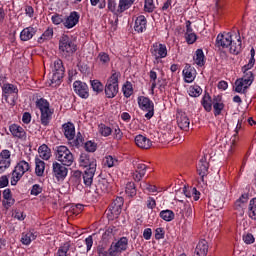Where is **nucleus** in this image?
I'll return each instance as SVG.
<instances>
[{"mask_svg": "<svg viewBox=\"0 0 256 256\" xmlns=\"http://www.w3.org/2000/svg\"><path fill=\"white\" fill-rule=\"evenodd\" d=\"M36 107L40 110L41 113V124L44 127H47V125L51 123V119H53V113H55V110L51 109L49 101L45 100V98H40L39 100H37Z\"/></svg>", "mask_w": 256, "mask_h": 256, "instance_id": "f03ea898", "label": "nucleus"}, {"mask_svg": "<svg viewBox=\"0 0 256 256\" xmlns=\"http://www.w3.org/2000/svg\"><path fill=\"white\" fill-rule=\"evenodd\" d=\"M51 21L54 25H61V23H65V20L63 19V15L54 14L51 17Z\"/></svg>", "mask_w": 256, "mask_h": 256, "instance_id": "680f3d73", "label": "nucleus"}, {"mask_svg": "<svg viewBox=\"0 0 256 256\" xmlns=\"http://www.w3.org/2000/svg\"><path fill=\"white\" fill-rule=\"evenodd\" d=\"M31 169V165H29V162L22 160L17 163L14 170L12 171V177H11V185H17L19 181H21V177L27 173Z\"/></svg>", "mask_w": 256, "mask_h": 256, "instance_id": "423d86ee", "label": "nucleus"}, {"mask_svg": "<svg viewBox=\"0 0 256 256\" xmlns=\"http://www.w3.org/2000/svg\"><path fill=\"white\" fill-rule=\"evenodd\" d=\"M193 61L198 67H203L205 65V53H203V49H197Z\"/></svg>", "mask_w": 256, "mask_h": 256, "instance_id": "2f4dec72", "label": "nucleus"}, {"mask_svg": "<svg viewBox=\"0 0 256 256\" xmlns=\"http://www.w3.org/2000/svg\"><path fill=\"white\" fill-rule=\"evenodd\" d=\"M186 197L193 198L194 201H199L201 192L197 191V188H190L189 191L185 192Z\"/></svg>", "mask_w": 256, "mask_h": 256, "instance_id": "09e8293b", "label": "nucleus"}, {"mask_svg": "<svg viewBox=\"0 0 256 256\" xmlns=\"http://www.w3.org/2000/svg\"><path fill=\"white\" fill-rule=\"evenodd\" d=\"M185 39L188 45H193L197 41V34L195 32L185 34Z\"/></svg>", "mask_w": 256, "mask_h": 256, "instance_id": "052dcab7", "label": "nucleus"}, {"mask_svg": "<svg viewBox=\"0 0 256 256\" xmlns=\"http://www.w3.org/2000/svg\"><path fill=\"white\" fill-rule=\"evenodd\" d=\"M123 203H124V200H123V197H117L111 205H113V207H118L120 209H123Z\"/></svg>", "mask_w": 256, "mask_h": 256, "instance_id": "69168bd1", "label": "nucleus"}, {"mask_svg": "<svg viewBox=\"0 0 256 256\" xmlns=\"http://www.w3.org/2000/svg\"><path fill=\"white\" fill-rule=\"evenodd\" d=\"M96 171H97V168H87L84 171L83 181H84V185H86V187H91V185H93V178L95 177Z\"/></svg>", "mask_w": 256, "mask_h": 256, "instance_id": "5701e85b", "label": "nucleus"}, {"mask_svg": "<svg viewBox=\"0 0 256 256\" xmlns=\"http://www.w3.org/2000/svg\"><path fill=\"white\" fill-rule=\"evenodd\" d=\"M209 252V244L206 240H200L197 244L194 252V256H207Z\"/></svg>", "mask_w": 256, "mask_h": 256, "instance_id": "412c9836", "label": "nucleus"}, {"mask_svg": "<svg viewBox=\"0 0 256 256\" xmlns=\"http://www.w3.org/2000/svg\"><path fill=\"white\" fill-rule=\"evenodd\" d=\"M84 147L88 153H95L97 151V144L93 141H87Z\"/></svg>", "mask_w": 256, "mask_h": 256, "instance_id": "13d9d810", "label": "nucleus"}, {"mask_svg": "<svg viewBox=\"0 0 256 256\" xmlns=\"http://www.w3.org/2000/svg\"><path fill=\"white\" fill-rule=\"evenodd\" d=\"M35 165V173L37 177H43V174L45 173V162L39 158H36Z\"/></svg>", "mask_w": 256, "mask_h": 256, "instance_id": "72a5a7b5", "label": "nucleus"}, {"mask_svg": "<svg viewBox=\"0 0 256 256\" xmlns=\"http://www.w3.org/2000/svg\"><path fill=\"white\" fill-rule=\"evenodd\" d=\"M118 161H117V158H113V156L109 155V156H106L104 158V165L106 167H115V165H117Z\"/></svg>", "mask_w": 256, "mask_h": 256, "instance_id": "5fc2aeb1", "label": "nucleus"}, {"mask_svg": "<svg viewBox=\"0 0 256 256\" xmlns=\"http://www.w3.org/2000/svg\"><path fill=\"white\" fill-rule=\"evenodd\" d=\"M79 17V13H77L76 11L70 13V15L64 21V27H66L67 29H73V27H75V25L79 23Z\"/></svg>", "mask_w": 256, "mask_h": 256, "instance_id": "4be33fe9", "label": "nucleus"}, {"mask_svg": "<svg viewBox=\"0 0 256 256\" xmlns=\"http://www.w3.org/2000/svg\"><path fill=\"white\" fill-rule=\"evenodd\" d=\"M241 120H238V123H237V126H236V129H235V134L233 135L232 137V140H231V150L233 149V145H235V141H237V135H239V130L241 129Z\"/></svg>", "mask_w": 256, "mask_h": 256, "instance_id": "e2e57ef3", "label": "nucleus"}, {"mask_svg": "<svg viewBox=\"0 0 256 256\" xmlns=\"http://www.w3.org/2000/svg\"><path fill=\"white\" fill-rule=\"evenodd\" d=\"M80 167L87 169H97V160L94 157H90L87 153H82L79 158Z\"/></svg>", "mask_w": 256, "mask_h": 256, "instance_id": "4468645a", "label": "nucleus"}, {"mask_svg": "<svg viewBox=\"0 0 256 256\" xmlns=\"http://www.w3.org/2000/svg\"><path fill=\"white\" fill-rule=\"evenodd\" d=\"M90 83H91V87L95 93H97V94L103 93V89H105V87L103 86L101 81L92 80V81H90Z\"/></svg>", "mask_w": 256, "mask_h": 256, "instance_id": "49530a36", "label": "nucleus"}, {"mask_svg": "<svg viewBox=\"0 0 256 256\" xmlns=\"http://www.w3.org/2000/svg\"><path fill=\"white\" fill-rule=\"evenodd\" d=\"M52 73H65V67H63V61L56 59L53 62Z\"/></svg>", "mask_w": 256, "mask_h": 256, "instance_id": "ea45409f", "label": "nucleus"}, {"mask_svg": "<svg viewBox=\"0 0 256 256\" xmlns=\"http://www.w3.org/2000/svg\"><path fill=\"white\" fill-rule=\"evenodd\" d=\"M146 205H147L148 209H155V207H157V202H155V198L148 197V199L146 201Z\"/></svg>", "mask_w": 256, "mask_h": 256, "instance_id": "338daca9", "label": "nucleus"}, {"mask_svg": "<svg viewBox=\"0 0 256 256\" xmlns=\"http://www.w3.org/2000/svg\"><path fill=\"white\" fill-rule=\"evenodd\" d=\"M37 33V28H33L31 26L24 28L20 33L21 41H31L33 37H35Z\"/></svg>", "mask_w": 256, "mask_h": 256, "instance_id": "aec40b11", "label": "nucleus"}, {"mask_svg": "<svg viewBox=\"0 0 256 256\" xmlns=\"http://www.w3.org/2000/svg\"><path fill=\"white\" fill-rule=\"evenodd\" d=\"M121 78V72L112 70L111 76L108 78L105 85V95L108 99H113L117 97L119 93V79Z\"/></svg>", "mask_w": 256, "mask_h": 256, "instance_id": "7ed1b4c3", "label": "nucleus"}, {"mask_svg": "<svg viewBox=\"0 0 256 256\" xmlns=\"http://www.w3.org/2000/svg\"><path fill=\"white\" fill-rule=\"evenodd\" d=\"M81 145H83V136L81 133H78L76 139L74 140V146L81 147Z\"/></svg>", "mask_w": 256, "mask_h": 256, "instance_id": "774afa93", "label": "nucleus"}, {"mask_svg": "<svg viewBox=\"0 0 256 256\" xmlns=\"http://www.w3.org/2000/svg\"><path fill=\"white\" fill-rule=\"evenodd\" d=\"M141 189L148 191L149 193H157V186L148 184L147 182H142L140 184Z\"/></svg>", "mask_w": 256, "mask_h": 256, "instance_id": "6e6d98bb", "label": "nucleus"}, {"mask_svg": "<svg viewBox=\"0 0 256 256\" xmlns=\"http://www.w3.org/2000/svg\"><path fill=\"white\" fill-rule=\"evenodd\" d=\"M98 132L102 137H109L113 133V129L105 124H100L98 125Z\"/></svg>", "mask_w": 256, "mask_h": 256, "instance_id": "79ce46f5", "label": "nucleus"}, {"mask_svg": "<svg viewBox=\"0 0 256 256\" xmlns=\"http://www.w3.org/2000/svg\"><path fill=\"white\" fill-rule=\"evenodd\" d=\"M129 247V239L127 237H121L117 242H113L109 248L110 256H117L119 253H123V251H127Z\"/></svg>", "mask_w": 256, "mask_h": 256, "instance_id": "9d476101", "label": "nucleus"}, {"mask_svg": "<svg viewBox=\"0 0 256 256\" xmlns=\"http://www.w3.org/2000/svg\"><path fill=\"white\" fill-rule=\"evenodd\" d=\"M121 211H123V208H119L118 206H113V204H111L107 215L109 219H117V217L121 215Z\"/></svg>", "mask_w": 256, "mask_h": 256, "instance_id": "c9c22d12", "label": "nucleus"}, {"mask_svg": "<svg viewBox=\"0 0 256 256\" xmlns=\"http://www.w3.org/2000/svg\"><path fill=\"white\" fill-rule=\"evenodd\" d=\"M9 131L15 139H20L21 141H25V139H27V132L18 124H11L9 126Z\"/></svg>", "mask_w": 256, "mask_h": 256, "instance_id": "f3484780", "label": "nucleus"}, {"mask_svg": "<svg viewBox=\"0 0 256 256\" xmlns=\"http://www.w3.org/2000/svg\"><path fill=\"white\" fill-rule=\"evenodd\" d=\"M64 135L68 141L75 139V125L71 122L62 125Z\"/></svg>", "mask_w": 256, "mask_h": 256, "instance_id": "b1692460", "label": "nucleus"}, {"mask_svg": "<svg viewBox=\"0 0 256 256\" xmlns=\"http://www.w3.org/2000/svg\"><path fill=\"white\" fill-rule=\"evenodd\" d=\"M176 121L180 129H182L183 131H188L191 122L185 112L179 111L176 115Z\"/></svg>", "mask_w": 256, "mask_h": 256, "instance_id": "a211bd4d", "label": "nucleus"}, {"mask_svg": "<svg viewBox=\"0 0 256 256\" xmlns=\"http://www.w3.org/2000/svg\"><path fill=\"white\" fill-rule=\"evenodd\" d=\"M63 75H65L63 72H52L50 85H52V87L61 85V79H63Z\"/></svg>", "mask_w": 256, "mask_h": 256, "instance_id": "f704fd0d", "label": "nucleus"}, {"mask_svg": "<svg viewBox=\"0 0 256 256\" xmlns=\"http://www.w3.org/2000/svg\"><path fill=\"white\" fill-rule=\"evenodd\" d=\"M74 91L81 99H89V86L85 82L75 81L73 84Z\"/></svg>", "mask_w": 256, "mask_h": 256, "instance_id": "dca6fc26", "label": "nucleus"}, {"mask_svg": "<svg viewBox=\"0 0 256 256\" xmlns=\"http://www.w3.org/2000/svg\"><path fill=\"white\" fill-rule=\"evenodd\" d=\"M203 93V89H201L198 85L190 86L188 88V95L190 97H199Z\"/></svg>", "mask_w": 256, "mask_h": 256, "instance_id": "de8ad7c7", "label": "nucleus"}, {"mask_svg": "<svg viewBox=\"0 0 256 256\" xmlns=\"http://www.w3.org/2000/svg\"><path fill=\"white\" fill-rule=\"evenodd\" d=\"M197 173L201 177L202 183H206L205 177H207V175H209V162H207L206 156H203L199 160L198 165H197Z\"/></svg>", "mask_w": 256, "mask_h": 256, "instance_id": "ddd939ff", "label": "nucleus"}, {"mask_svg": "<svg viewBox=\"0 0 256 256\" xmlns=\"http://www.w3.org/2000/svg\"><path fill=\"white\" fill-rule=\"evenodd\" d=\"M216 44L222 49H227L230 47V53L232 55H239L241 53V36H236V40H233V35L231 33L219 34L216 38Z\"/></svg>", "mask_w": 256, "mask_h": 256, "instance_id": "f257e3e1", "label": "nucleus"}, {"mask_svg": "<svg viewBox=\"0 0 256 256\" xmlns=\"http://www.w3.org/2000/svg\"><path fill=\"white\" fill-rule=\"evenodd\" d=\"M69 249H71V243H64L57 251V256H69Z\"/></svg>", "mask_w": 256, "mask_h": 256, "instance_id": "8fccbe9b", "label": "nucleus"}, {"mask_svg": "<svg viewBox=\"0 0 256 256\" xmlns=\"http://www.w3.org/2000/svg\"><path fill=\"white\" fill-rule=\"evenodd\" d=\"M38 153L40 159L44 161H49L51 159V148L47 144H43L38 148Z\"/></svg>", "mask_w": 256, "mask_h": 256, "instance_id": "c756f323", "label": "nucleus"}, {"mask_svg": "<svg viewBox=\"0 0 256 256\" xmlns=\"http://www.w3.org/2000/svg\"><path fill=\"white\" fill-rule=\"evenodd\" d=\"M160 217L163 219V221H173V219H175V213L173 210H162L160 212Z\"/></svg>", "mask_w": 256, "mask_h": 256, "instance_id": "a19ab883", "label": "nucleus"}, {"mask_svg": "<svg viewBox=\"0 0 256 256\" xmlns=\"http://www.w3.org/2000/svg\"><path fill=\"white\" fill-rule=\"evenodd\" d=\"M52 171L54 177H56L58 181H61L65 179V177H67V173L69 170L67 169L66 165H63L62 163L59 162H54L52 164Z\"/></svg>", "mask_w": 256, "mask_h": 256, "instance_id": "f8f14e48", "label": "nucleus"}, {"mask_svg": "<svg viewBox=\"0 0 256 256\" xmlns=\"http://www.w3.org/2000/svg\"><path fill=\"white\" fill-rule=\"evenodd\" d=\"M138 105L142 111H146L145 118L151 119L155 115V104L145 96L138 97Z\"/></svg>", "mask_w": 256, "mask_h": 256, "instance_id": "1a4fd4ad", "label": "nucleus"}, {"mask_svg": "<svg viewBox=\"0 0 256 256\" xmlns=\"http://www.w3.org/2000/svg\"><path fill=\"white\" fill-rule=\"evenodd\" d=\"M150 52L155 59H165V57H167V46L156 42L152 45Z\"/></svg>", "mask_w": 256, "mask_h": 256, "instance_id": "9b49d317", "label": "nucleus"}, {"mask_svg": "<svg viewBox=\"0 0 256 256\" xmlns=\"http://www.w3.org/2000/svg\"><path fill=\"white\" fill-rule=\"evenodd\" d=\"M144 10L147 13H153V11H155V3L153 0H145Z\"/></svg>", "mask_w": 256, "mask_h": 256, "instance_id": "4d7b16f0", "label": "nucleus"}, {"mask_svg": "<svg viewBox=\"0 0 256 256\" xmlns=\"http://www.w3.org/2000/svg\"><path fill=\"white\" fill-rule=\"evenodd\" d=\"M133 3H135V0H120L118 5V11H120V13H123V11H127V9H129V7L133 5Z\"/></svg>", "mask_w": 256, "mask_h": 256, "instance_id": "37998d69", "label": "nucleus"}, {"mask_svg": "<svg viewBox=\"0 0 256 256\" xmlns=\"http://www.w3.org/2000/svg\"><path fill=\"white\" fill-rule=\"evenodd\" d=\"M122 91L124 93V97H131V95H133V84H131V82H126L122 87Z\"/></svg>", "mask_w": 256, "mask_h": 256, "instance_id": "3c124183", "label": "nucleus"}, {"mask_svg": "<svg viewBox=\"0 0 256 256\" xmlns=\"http://www.w3.org/2000/svg\"><path fill=\"white\" fill-rule=\"evenodd\" d=\"M11 167V151L2 150L0 152V173H5Z\"/></svg>", "mask_w": 256, "mask_h": 256, "instance_id": "2eb2a0df", "label": "nucleus"}, {"mask_svg": "<svg viewBox=\"0 0 256 256\" xmlns=\"http://www.w3.org/2000/svg\"><path fill=\"white\" fill-rule=\"evenodd\" d=\"M3 199L2 203L6 209L15 205V199H13V196L11 195V189L7 188L3 191Z\"/></svg>", "mask_w": 256, "mask_h": 256, "instance_id": "bb28decb", "label": "nucleus"}, {"mask_svg": "<svg viewBox=\"0 0 256 256\" xmlns=\"http://www.w3.org/2000/svg\"><path fill=\"white\" fill-rule=\"evenodd\" d=\"M147 173V165L143 163H139L136 165V170L133 173V179L135 181H141L145 177V174Z\"/></svg>", "mask_w": 256, "mask_h": 256, "instance_id": "393cba45", "label": "nucleus"}, {"mask_svg": "<svg viewBox=\"0 0 256 256\" xmlns=\"http://www.w3.org/2000/svg\"><path fill=\"white\" fill-rule=\"evenodd\" d=\"M247 202V197L245 195H242L236 202H235V208L236 209H243L245 207V203Z\"/></svg>", "mask_w": 256, "mask_h": 256, "instance_id": "bf43d9fd", "label": "nucleus"}, {"mask_svg": "<svg viewBox=\"0 0 256 256\" xmlns=\"http://www.w3.org/2000/svg\"><path fill=\"white\" fill-rule=\"evenodd\" d=\"M55 157L62 165L66 167H71L75 163V156L73 152L67 148V146H56L55 147Z\"/></svg>", "mask_w": 256, "mask_h": 256, "instance_id": "20e7f679", "label": "nucleus"}, {"mask_svg": "<svg viewBox=\"0 0 256 256\" xmlns=\"http://www.w3.org/2000/svg\"><path fill=\"white\" fill-rule=\"evenodd\" d=\"M149 77H150V83H151V91L153 95L155 91V87H157V72L151 70L149 73Z\"/></svg>", "mask_w": 256, "mask_h": 256, "instance_id": "603ef678", "label": "nucleus"}, {"mask_svg": "<svg viewBox=\"0 0 256 256\" xmlns=\"http://www.w3.org/2000/svg\"><path fill=\"white\" fill-rule=\"evenodd\" d=\"M37 239V234L33 231H28L22 233L21 243L22 245H31V241H35Z\"/></svg>", "mask_w": 256, "mask_h": 256, "instance_id": "7c9ffc66", "label": "nucleus"}, {"mask_svg": "<svg viewBox=\"0 0 256 256\" xmlns=\"http://www.w3.org/2000/svg\"><path fill=\"white\" fill-rule=\"evenodd\" d=\"M250 59L248 61V64H246L243 68H242V71L243 73H251V71H249V69H253V66L255 65V49L252 48L250 50Z\"/></svg>", "mask_w": 256, "mask_h": 256, "instance_id": "473e14b6", "label": "nucleus"}, {"mask_svg": "<svg viewBox=\"0 0 256 256\" xmlns=\"http://www.w3.org/2000/svg\"><path fill=\"white\" fill-rule=\"evenodd\" d=\"M135 144L140 149H151V140L143 135H137L135 137Z\"/></svg>", "mask_w": 256, "mask_h": 256, "instance_id": "a878e982", "label": "nucleus"}, {"mask_svg": "<svg viewBox=\"0 0 256 256\" xmlns=\"http://www.w3.org/2000/svg\"><path fill=\"white\" fill-rule=\"evenodd\" d=\"M83 204H75L72 205L71 209H72V213L74 215H79V213H81V211H83Z\"/></svg>", "mask_w": 256, "mask_h": 256, "instance_id": "0e129e2a", "label": "nucleus"}, {"mask_svg": "<svg viewBox=\"0 0 256 256\" xmlns=\"http://www.w3.org/2000/svg\"><path fill=\"white\" fill-rule=\"evenodd\" d=\"M253 72L244 73L243 77L235 81V91L236 93H245L254 81Z\"/></svg>", "mask_w": 256, "mask_h": 256, "instance_id": "6e6552de", "label": "nucleus"}, {"mask_svg": "<svg viewBox=\"0 0 256 256\" xmlns=\"http://www.w3.org/2000/svg\"><path fill=\"white\" fill-rule=\"evenodd\" d=\"M134 31L137 33H143V31H147V18H145V16L140 15L136 18Z\"/></svg>", "mask_w": 256, "mask_h": 256, "instance_id": "6ab92c4d", "label": "nucleus"}, {"mask_svg": "<svg viewBox=\"0 0 256 256\" xmlns=\"http://www.w3.org/2000/svg\"><path fill=\"white\" fill-rule=\"evenodd\" d=\"M202 105L208 113L213 109V100H211V96L209 94H205L202 98Z\"/></svg>", "mask_w": 256, "mask_h": 256, "instance_id": "4c0bfd02", "label": "nucleus"}, {"mask_svg": "<svg viewBox=\"0 0 256 256\" xmlns=\"http://www.w3.org/2000/svg\"><path fill=\"white\" fill-rule=\"evenodd\" d=\"M18 93L19 89L13 84L7 83L2 86V97L8 105H15Z\"/></svg>", "mask_w": 256, "mask_h": 256, "instance_id": "0eeeda50", "label": "nucleus"}, {"mask_svg": "<svg viewBox=\"0 0 256 256\" xmlns=\"http://www.w3.org/2000/svg\"><path fill=\"white\" fill-rule=\"evenodd\" d=\"M248 215L250 219L256 220V198L250 200L248 207Z\"/></svg>", "mask_w": 256, "mask_h": 256, "instance_id": "c03bdc74", "label": "nucleus"}, {"mask_svg": "<svg viewBox=\"0 0 256 256\" xmlns=\"http://www.w3.org/2000/svg\"><path fill=\"white\" fill-rule=\"evenodd\" d=\"M59 51L64 57H69L77 51V45H75L69 36L63 35L59 40Z\"/></svg>", "mask_w": 256, "mask_h": 256, "instance_id": "39448f33", "label": "nucleus"}, {"mask_svg": "<svg viewBox=\"0 0 256 256\" xmlns=\"http://www.w3.org/2000/svg\"><path fill=\"white\" fill-rule=\"evenodd\" d=\"M53 39V28L49 27L42 35L38 38V43H45V41H51Z\"/></svg>", "mask_w": 256, "mask_h": 256, "instance_id": "58836bf2", "label": "nucleus"}, {"mask_svg": "<svg viewBox=\"0 0 256 256\" xmlns=\"http://www.w3.org/2000/svg\"><path fill=\"white\" fill-rule=\"evenodd\" d=\"M98 61L101 63V65H109V61H111V58H109V54L105 52H100L98 54Z\"/></svg>", "mask_w": 256, "mask_h": 256, "instance_id": "864d4df0", "label": "nucleus"}, {"mask_svg": "<svg viewBox=\"0 0 256 256\" xmlns=\"http://www.w3.org/2000/svg\"><path fill=\"white\" fill-rule=\"evenodd\" d=\"M184 80L186 83H193L195 81V69L187 64L183 70Z\"/></svg>", "mask_w": 256, "mask_h": 256, "instance_id": "cd10ccee", "label": "nucleus"}, {"mask_svg": "<svg viewBox=\"0 0 256 256\" xmlns=\"http://www.w3.org/2000/svg\"><path fill=\"white\" fill-rule=\"evenodd\" d=\"M213 109L215 117H219L221 115V111L225 109V104L221 102V96H214L213 98Z\"/></svg>", "mask_w": 256, "mask_h": 256, "instance_id": "c85d7f7f", "label": "nucleus"}, {"mask_svg": "<svg viewBox=\"0 0 256 256\" xmlns=\"http://www.w3.org/2000/svg\"><path fill=\"white\" fill-rule=\"evenodd\" d=\"M109 191V182L107 180H101L96 185V193L101 195V193H108Z\"/></svg>", "mask_w": 256, "mask_h": 256, "instance_id": "e433bc0d", "label": "nucleus"}, {"mask_svg": "<svg viewBox=\"0 0 256 256\" xmlns=\"http://www.w3.org/2000/svg\"><path fill=\"white\" fill-rule=\"evenodd\" d=\"M126 195L128 197H135L137 195V188L135 187V183L133 182H128L126 184Z\"/></svg>", "mask_w": 256, "mask_h": 256, "instance_id": "a18cd8bd", "label": "nucleus"}]
</instances>
